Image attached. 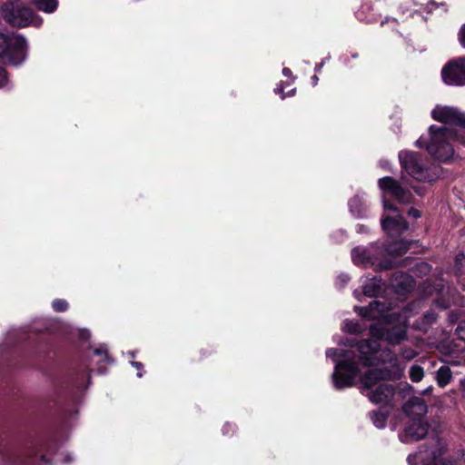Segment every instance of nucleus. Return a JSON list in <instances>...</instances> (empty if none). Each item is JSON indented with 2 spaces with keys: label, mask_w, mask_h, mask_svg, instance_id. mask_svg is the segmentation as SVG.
Returning <instances> with one entry per match:
<instances>
[{
  "label": "nucleus",
  "mask_w": 465,
  "mask_h": 465,
  "mask_svg": "<svg viewBox=\"0 0 465 465\" xmlns=\"http://www.w3.org/2000/svg\"><path fill=\"white\" fill-rule=\"evenodd\" d=\"M464 260H465L464 253L460 252L456 255V257H455V272L457 274L460 273V267H461Z\"/></svg>",
  "instance_id": "bb28decb"
},
{
  "label": "nucleus",
  "mask_w": 465,
  "mask_h": 465,
  "mask_svg": "<svg viewBox=\"0 0 465 465\" xmlns=\"http://www.w3.org/2000/svg\"><path fill=\"white\" fill-rule=\"evenodd\" d=\"M404 411L413 417V419H421L427 413V405L423 399L420 397L411 398L403 407Z\"/></svg>",
  "instance_id": "4468645a"
},
{
  "label": "nucleus",
  "mask_w": 465,
  "mask_h": 465,
  "mask_svg": "<svg viewBox=\"0 0 465 465\" xmlns=\"http://www.w3.org/2000/svg\"><path fill=\"white\" fill-rule=\"evenodd\" d=\"M361 314L364 317H371L375 318L376 315L373 313L374 312H383L385 310V305L382 302H380L378 301H373L370 303L367 307H361Z\"/></svg>",
  "instance_id": "6ab92c4d"
},
{
  "label": "nucleus",
  "mask_w": 465,
  "mask_h": 465,
  "mask_svg": "<svg viewBox=\"0 0 465 465\" xmlns=\"http://www.w3.org/2000/svg\"><path fill=\"white\" fill-rule=\"evenodd\" d=\"M380 189L392 197L395 201L401 204H408L411 202L412 194L411 191L403 188L401 184L390 176L381 178L378 181Z\"/></svg>",
  "instance_id": "1a4fd4ad"
},
{
  "label": "nucleus",
  "mask_w": 465,
  "mask_h": 465,
  "mask_svg": "<svg viewBox=\"0 0 465 465\" xmlns=\"http://www.w3.org/2000/svg\"><path fill=\"white\" fill-rule=\"evenodd\" d=\"M380 343L377 339L362 340L357 343L361 361L364 366L381 367L368 371L361 379L364 394L374 403H389L394 396V387L384 381L398 380L402 375V368L397 357L390 350L379 352Z\"/></svg>",
  "instance_id": "f257e3e1"
},
{
  "label": "nucleus",
  "mask_w": 465,
  "mask_h": 465,
  "mask_svg": "<svg viewBox=\"0 0 465 465\" xmlns=\"http://www.w3.org/2000/svg\"><path fill=\"white\" fill-rule=\"evenodd\" d=\"M382 227L385 231L395 230L401 233L409 228L408 223L401 215L396 217H386L382 220Z\"/></svg>",
  "instance_id": "dca6fc26"
},
{
  "label": "nucleus",
  "mask_w": 465,
  "mask_h": 465,
  "mask_svg": "<svg viewBox=\"0 0 465 465\" xmlns=\"http://www.w3.org/2000/svg\"><path fill=\"white\" fill-rule=\"evenodd\" d=\"M408 461L411 463V456L408 457Z\"/></svg>",
  "instance_id": "a19ab883"
},
{
  "label": "nucleus",
  "mask_w": 465,
  "mask_h": 465,
  "mask_svg": "<svg viewBox=\"0 0 465 465\" xmlns=\"http://www.w3.org/2000/svg\"><path fill=\"white\" fill-rule=\"evenodd\" d=\"M413 356H414V353H413V351H410V352H407L406 357H407L408 359H411Z\"/></svg>",
  "instance_id": "e433bc0d"
},
{
  "label": "nucleus",
  "mask_w": 465,
  "mask_h": 465,
  "mask_svg": "<svg viewBox=\"0 0 465 465\" xmlns=\"http://www.w3.org/2000/svg\"><path fill=\"white\" fill-rule=\"evenodd\" d=\"M34 453L31 448L24 450L6 449L5 445L0 442V465H29L30 459Z\"/></svg>",
  "instance_id": "9d476101"
},
{
  "label": "nucleus",
  "mask_w": 465,
  "mask_h": 465,
  "mask_svg": "<svg viewBox=\"0 0 465 465\" xmlns=\"http://www.w3.org/2000/svg\"><path fill=\"white\" fill-rule=\"evenodd\" d=\"M25 39L18 35L0 34V62L19 64L25 57Z\"/></svg>",
  "instance_id": "20e7f679"
},
{
  "label": "nucleus",
  "mask_w": 465,
  "mask_h": 465,
  "mask_svg": "<svg viewBox=\"0 0 465 465\" xmlns=\"http://www.w3.org/2000/svg\"><path fill=\"white\" fill-rule=\"evenodd\" d=\"M346 360L338 362L332 374L333 382L337 389L349 387L353 384L354 379L360 373L358 362L349 354L345 355Z\"/></svg>",
  "instance_id": "0eeeda50"
},
{
  "label": "nucleus",
  "mask_w": 465,
  "mask_h": 465,
  "mask_svg": "<svg viewBox=\"0 0 465 465\" xmlns=\"http://www.w3.org/2000/svg\"><path fill=\"white\" fill-rule=\"evenodd\" d=\"M430 140L427 143L421 138L416 141L418 147L426 146L428 153L440 161H448L453 155L450 141L456 136L455 132L448 127L431 125L429 129Z\"/></svg>",
  "instance_id": "f03ea898"
},
{
  "label": "nucleus",
  "mask_w": 465,
  "mask_h": 465,
  "mask_svg": "<svg viewBox=\"0 0 465 465\" xmlns=\"http://www.w3.org/2000/svg\"><path fill=\"white\" fill-rule=\"evenodd\" d=\"M53 308L56 312H64L68 308V303L65 300L56 299L53 302Z\"/></svg>",
  "instance_id": "393cba45"
},
{
  "label": "nucleus",
  "mask_w": 465,
  "mask_h": 465,
  "mask_svg": "<svg viewBox=\"0 0 465 465\" xmlns=\"http://www.w3.org/2000/svg\"><path fill=\"white\" fill-rule=\"evenodd\" d=\"M431 116L438 122L465 127V114L454 107L436 106L431 112Z\"/></svg>",
  "instance_id": "f8f14e48"
},
{
  "label": "nucleus",
  "mask_w": 465,
  "mask_h": 465,
  "mask_svg": "<svg viewBox=\"0 0 465 465\" xmlns=\"http://www.w3.org/2000/svg\"><path fill=\"white\" fill-rule=\"evenodd\" d=\"M421 266L425 269H428L429 268V265L427 263H422Z\"/></svg>",
  "instance_id": "58836bf2"
},
{
  "label": "nucleus",
  "mask_w": 465,
  "mask_h": 465,
  "mask_svg": "<svg viewBox=\"0 0 465 465\" xmlns=\"http://www.w3.org/2000/svg\"><path fill=\"white\" fill-rule=\"evenodd\" d=\"M94 353H95L96 355H102V354H104V355H105V357H107L106 352H105V351H104L102 349H97V350H95V351H94Z\"/></svg>",
  "instance_id": "f704fd0d"
},
{
  "label": "nucleus",
  "mask_w": 465,
  "mask_h": 465,
  "mask_svg": "<svg viewBox=\"0 0 465 465\" xmlns=\"http://www.w3.org/2000/svg\"><path fill=\"white\" fill-rule=\"evenodd\" d=\"M381 291V285L376 282L367 283L363 286V293L366 296H376Z\"/></svg>",
  "instance_id": "4be33fe9"
},
{
  "label": "nucleus",
  "mask_w": 465,
  "mask_h": 465,
  "mask_svg": "<svg viewBox=\"0 0 465 465\" xmlns=\"http://www.w3.org/2000/svg\"><path fill=\"white\" fill-rule=\"evenodd\" d=\"M289 72H290V70H289V69H287V68H284V69H283V74H288V73H289Z\"/></svg>",
  "instance_id": "4c0bfd02"
},
{
  "label": "nucleus",
  "mask_w": 465,
  "mask_h": 465,
  "mask_svg": "<svg viewBox=\"0 0 465 465\" xmlns=\"http://www.w3.org/2000/svg\"><path fill=\"white\" fill-rule=\"evenodd\" d=\"M461 142L465 144V137L461 139Z\"/></svg>",
  "instance_id": "ea45409f"
},
{
  "label": "nucleus",
  "mask_w": 465,
  "mask_h": 465,
  "mask_svg": "<svg viewBox=\"0 0 465 465\" xmlns=\"http://www.w3.org/2000/svg\"><path fill=\"white\" fill-rule=\"evenodd\" d=\"M351 258L355 264L364 267L375 266L376 271L391 270L396 265L391 259H383V249L376 245L370 248H354L351 251Z\"/></svg>",
  "instance_id": "7ed1b4c3"
},
{
  "label": "nucleus",
  "mask_w": 465,
  "mask_h": 465,
  "mask_svg": "<svg viewBox=\"0 0 465 465\" xmlns=\"http://www.w3.org/2000/svg\"><path fill=\"white\" fill-rule=\"evenodd\" d=\"M383 207L385 210H390L392 212H398V208L391 203H390L387 200L383 201Z\"/></svg>",
  "instance_id": "7c9ffc66"
},
{
  "label": "nucleus",
  "mask_w": 465,
  "mask_h": 465,
  "mask_svg": "<svg viewBox=\"0 0 465 465\" xmlns=\"http://www.w3.org/2000/svg\"><path fill=\"white\" fill-rule=\"evenodd\" d=\"M456 332L460 340L465 341V321L460 322L456 329Z\"/></svg>",
  "instance_id": "cd10ccee"
},
{
  "label": "nucleus",
  "mask_w": 465,
  "mask_h": 465,
  "mask_svg": "<svg viewBox=\"0 0 465 465\" xmlns=\"http://www.w3.org/2000/svg\"><path fill=\"white\" fill-rule=\"evenodd\" d=\"M372 336L384 339L391 344H398L406 337L405 324L395 326H373L371 328Z\"/></svg>",
  "instance_id": "9b49d317"
},
{
  "label": "nucleus",
  "mask_w": 465,
  "mask_h": 465,
  "mask_svg": "<svg viewBox=\"0 0 465 465\" xmlns=\"http://www.w3.org/2000/svg\"><path fill=\"white\" fill-rule=\"evenodd\" d=\"M425 452L427 453L425 459L438 460L444 452L445 444L440 438L436 436L431 438L430 446H425Z\"/></svg>",
  "instance_id": "2eb2a0df"
},
{
  "label": "nucleus",
  "mask_w": 465,
  "mask_h": 465,
  "mask_svg": "<svg viewBox=\"0 0 465 465\" xmlns=\"http://www.w3.org/2000/svg\"><path fill=\"white\" fill-rule=\"evenodd\" d=\"M429 430V425L422 419H412L411 423L405 429L401 439L405 442L417 441L424 438Z\"/></svg>",
  "instance_id": "ddd939ff"
},
{
  "label": "nucleus",
  "mask_w": 465,
  "mask_h": 465,
  "mask_svg": "<svg viewBox=\"0 0 465 465\" xmlns=\"http://www.w3.org/2000/svg\"><path fill=\"white\" fill-rule=\"evenodd\" d=\"M409 216H412L413 218L420 217V212L417 209L411 208L408 212Z\"/></svg>",
  "instance_id": "473e14b6"
},
{
  "label": "nucleus",
  "mask_w": 465,
  "mask_h": 465,
  "mask_svg": "<svg viewBox=\"0 0 465 465\" xmlns=\"http://www.w3.org/2000/svg\"><path fill=\"white\" fill-rule=\"evenodd\" d=\"M432 461L433 462L431 465H454V463L450 460H432Z\"/></svg>",
  "instance_id": "72a5a7b5"
},
{
  "label": "nucleus",
  "mask_w": 465,
  "mask_h": 465,
  "mask_svg": "<svg viewBox=\"0 0 465 465\" xmlns=\"http://www.w3.org/2000/svg\"><path fill=\"white\" fill-rule=\"evenodd\" d=\"M391 285L394 288L400 289L401 291H406L411 287V280L407 274L402 272L394 274L391 279Z\"/></svg>",
  "instance_id": "a211bd4d"
},
{
  "label": "nucleus",
  "mask_w": 465,
  "mask_h": 465,
  "mask_svg": "<svg viewBox=\"0 0 465 465\" xmlns=\"http://www.w3.org/2000/svg\"><path fill=\"white\" fill-rule=\"evenodd\" d=\"M424 375L423 369L419 365H413L410 369V377L413 382H419Z\"/></svg>",
  "instance_id": "5701e85b"
},
{
  "label": "nucleus",
  "mask_w": 465,
  "mask_h": 465,
  "mask_svg": "<svg viewBox=\"0 0 465 465\" xmlns=\"http://www.w3.org/2000/svg\"><path fill=\"white\" fill-rule=\"evenodd\" d=\"M7 82V75L5 69L0 67V87L4 86Z\"/></svg>",
  "instance_id": "c756f323"
},
{
  "label": "nucleus",
  "mask_w": 465,
  "mask_h": 465,
  "mask_svg": "<svg viewBox=\"0 0 465 465\" xmlns=\"http://www.w3.org/2000/svg\"><path fill=\"white\" fill-rule=\"evenodd\" d=\"M458 301L455 297H452L451 299L441 298L436 300V304L441 309H447L450 306L451 303H456Z\"/></svg>",
  "instance_id": "a878e982"
},
{
  "label": "nucleus",
  "mask_w": 465,
  "mask_h": 465,
  "mask_svg": "<svg viewBox=\"0 0 465 465\" xmlns=\"http://www.w3.org/2000/svg\"><path fill=\"white\" fill-rule=\"evenodd\" d=\"M1 9L5 20L13 26L25 27L31 23L36 25L41 24L40 19L35 21V14L30 7L8 2L4 4Z\"/></svg>",
  "instance_id": "39448f33"
},
{
  "label": "nucleus",
  "mask_w": 465,
  "mask_h": 465,
  "mask_svg": "<svg viewBox=\"0 0 465 465\" xmlns=\"http://www.w3.org/2000/svg\"><path fill=\"white\" fill-rule=\"evenodd\" d=\"M132 364H133V366H134V367H135L136 369H138V370H139L140 368H142V363H140V362L133 361V362H132Z\"/></svg>",
  "instance_id": "c9c22d12"
},
{
  "label": "nucleus",
  "mask_w": 465,
  "mask_h": 465,
  "mask_svg": "<svg viewBox=\"0 0 465 465\" xmlns=\"http://www.w3.org/2000/svg\"><path fill=\"white\" fill-rule=\"evenodd\" d=\"M423 318L427 324H430L435 322L437 316L435 312L429 311L426 313H424Z\"/></svg>",
  "instance_id": "c85d7f7f"
},
{
  "label": "nucleus",
  "mask_w": 465,
  "mask_h": 465,
  "mask_svg": "<svg viewBox=\"0 0 465 465\" xmlns=\"http://www.w3.org/2000/svg\"><path fill=\"white\" fill-rule=\"evenodd\" d=\"M451 378V371L449 366L443 365L437 371L436 380L439 386H446L450 383Z\"/></svg>",
  "instance_id": "aec40b11"
},
{
  "label": "nucleus",
  "mask_w": 465,
  "mask_h": 465,
  "mask_svg": "<svg viewBox=\"0 0 465 465\" xmlns=\"http://www.w3.org/2000/svg\"><path fill=\"white\" fill-rule=\"evenodd\" d=\"M441 77L448 85H465V56L449 61L441 70Z\"/></svg>",
  "instance_id": "6e6552de"
},
{
  "label": "nucleus",
  "mask_w": 465,
  "mask_h": 465,
  "mask_svg": "<svg viewBox=\"0 0 465 465\" xmlns=\"http://www.w3.org/2000/svg\"><path fill=\"white\" fill-rule=\"evenodd\" d=\"M383 249V259L385 258V255L388 254L391 257H397L401 256L409 249V243L405 241L400 240L393 242H391L386 245V247H381Z\"/></svg>",
  "instance_id": "f3484780"
},
{
  "label": "nucleus",
  "mask_w": 465,
  "mask_h": 465,
  "mask_svg": "<svg viewBox=\"0 0 465 465\" xmlns=\"http://www.w3.org/2000/svg\"><path fill=\"white\" fill-rule=\"evenodd\" d=\"M399 159L402 169L415 180L426 182L432 179L430 170L421 163L418 153L409 151L401 152Z\"/></svg>",
  "instance_id": "423d86ee"
},
{
  "label": "nucleus",
  "mask_w": 465,
  "mask_h": 465,
  "mask_svg": "<svg viewBox=\"0 0 465 465\" xmlns=\"http://www.w3.org/2000/svg\"><path fill=\"white\" fill-rule=\"evenodd\" d=\"M460 42L463 47H465V25L460 31Z\"/></svg>",
  "instance_id": "2f4dec72"
},
{
  "label": "nucleus",
  "mask_w": 465,
  "mask_h": 465,
  "mask_svg": "<svg viewBox=\"0 0 465 465\" xmlns=\"http://www.w3.org/2000/svg\"><path fill=\"white\" fill-rule=\"evenodd\" d=\"M38 10L45 13H53L58 5L57 0H31Z\"/></svg>",
  "instance_id": "412c9836"
},
{
  "label": "nucleus",
  "mask_w": 465,
  "mask_h": 465,
  "mask_svg": "<svg viewBox=\"0 0 465 465\" xmlns=\"http://www.w3.org/2000/svg\"><path fill=\"white\" fill-rule=\"evenodd\" d=\"M371 418L377 428H382L386 423V416L381 412L372 411Z\"/></svg>",
  "instance_id": "b1692460"
}]
</instances>
